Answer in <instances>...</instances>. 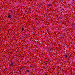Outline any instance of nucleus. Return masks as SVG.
I'll return each instance as SVG.
<instances>
[{
	"label": "nucleus",
	"instance_id": "1",
	"mask_svg": "<svg viewBox=\"0 0 75 75\" xmlns=\"http://www.w3.org/2000/svg\"><path fill=\"white\" fill-rule=\"evenodd\" d=\"M11 66H13V65H14V63H11Z\"/></svg>",
	"mask_w": 75,
	"mask_h": 75
},
{
	"label": "nucleus",
	"instance_id": "2",
	"mask_svg": "<svg viewBox=\"0 0 75 75\" xmlns=\"http://www.w3.org/2000/svg\"><path fill=\"white\" fill-rule=\"evenodd\" d=\"M11 15H8V18H11Z\"/></svg>",
	"mask_w": 75,
	"mask_h": 75
},
{
	"label": "nucleus",
	"instance_id": "3",
	"mask_svg": "<svg viewBox=\"0 0 75 75\" xmlns=\"http://www.w3.org/2000/svg\"><path fill=\"white\" fill-rule=\"evenodd\" d=\"M26 71L28 72H29V70H26Z\"/></svg>",
	"mask_w": 75,
	"mask_h": 75
},
{
	"label": "nucleus",
	"instance_id": "4",
	"mask_svg": "<svg viewBox=\"0 0 75 75\" xmlns=\"http://www.w3.org/2000/svg\"><path fill=\"white\" fill-rule=\"evenodd\" d=\"M24 28H22V30L23 31H24Z\"/></svg>",
	"mask_w": 75,
	"mask_h": 75
},
{
	"label": "nucleus",
	"instance_id": "5",
	"mask_svg": "<svg viewBox=\"0 0 75 75\" xmlns=\"http://www.w3.org/2000/svg\"><path fill=\"white\" fill-rule=\"evenodd\" d=\"M48 6H51V4H49L48 5Z\"/></svg>",
	"mask_w": 75,
	"mask_h": 75
},
{
	"label": "nucleus",
	"instance_id": "6",
	"mask_svg": "<svg viewBox=\"0 0 75 75\" xmlns=\"http://www.w3.org/2000/svg\"><path fill=\"white\" fill-rule=\"evenodd\" d=\"M66 57H68V56L66 55Z\"/></svg>",
	"mask_w": 75,
	"mask_h": 75
},
{
	"label": "nucleus",
	"instance_id": "7",
	"mask_svg": "<svg viewBox=\"0 0 75 75\" xmlns=\"http://www.w3.org/2000/svg\"><path fill=\"white\" fill-rule=\"evenodd\" d=\"M73 1H75V0H72Z\"/></svg>",
	"mask_w": 75,
	"mask_h": 75
},
{
	"label": "nucleus",
	"instance_id": "8",
	"mask_svg": "<svg viewBox=\"0 0 75 75\" xmlns=\"http://www.w3.org/2000/svg\"><path fill=\"white\" fill-rule=\"evenodd\" d=\"M45 75H47V74H46Z\"/></svg>",
	"mask_w": 75,
	"mask_h": 75
}]
</instances>
